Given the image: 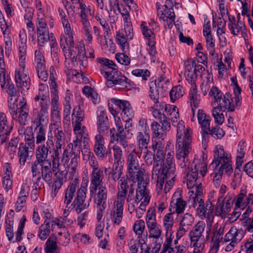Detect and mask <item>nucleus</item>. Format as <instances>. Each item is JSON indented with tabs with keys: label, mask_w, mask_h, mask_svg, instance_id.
Instances as JSON below:
<instances>
[{
	"label": "nucleus",
	"mask_w": 253,
	"mask_h": 253,
	"mask_svg": "<svg viewBox=\"0 0 253 253\" xmlns=\"http://www.w3.org/2000/svg\"><path fill=\"white\" fill-rule=\"evenodd\" d=\"M165 242L163 245V252L168 251V253H184L187 251V247L184 245L172 246V241L169 245L166 247Z\"/></svg>",
	"instance_id": "60"
},
{
	"label": "nucleus",
	"mask_w": 253,
	"mask_h": 253,
	"mask_svg": "<svg viewBox=\"0 0 253 253\" xmlns=\"http://www.w3.org/2000/svg\"><path fill=\"white\" fill-rule=\"evenodd\" d=\"M88 181L87 179H83L80 188L77 191V196L74 200L72 205L77 213H80L83 210L86 209L89 204L84 203L86 197L87 187Z\"/></svg>",
	"instance_id": "14"
},
{
	"label": "nucleus",
	"mask_w": 253,
	"mask_h": 253,
	"mask_svg": "<svg viewBox=\"0 0 253 253\" xmlns=\"http://www.w3.org/2000/svg\"><path fill=\"white\" fill-rule=\"evenodd\" d=\"M48 25L50 28L54 26V21L51 16L44 14L37 16L36 21L37 31H49Z\"/></svg>",
	"instance_id": "28"
},
{
	"label": "nucleus",
	"mask_w": 253,
	"mask_h": 253,
	"mask_svg": "<svg viewBox=\"0 0 253 253\" xmlns=\"http://www.w3.org/2000/svg\"><path fill=\"white\" fill-rule=\"evenodd\" d=\"M111 101L115 107L122 110V117L126 122L131 120L134 116V112L129 102L116 98H112Z\"/></svg>",
	"instance_id": "18"
},
{
	"label": "nucleus",
	"mask_w": 253,
	"mask_h": 253,
	"mask_svg": "<svg viewBox=\"0 0 253 253\" xmlns=\"http://www.w3.org/2000/svg\"><path fill=\"white\" fill-rule=\"evenodd\" d=\"M174 152H169L167 155L166 163L163 166L162 170L160 171L158 175V178H152L154 182H156L157 191L160 193L163 189V185L166 181V183L164 188L165 193H166L172 188L174 183L175 171L173 158Z\"/></svg>",
	"instance_id": "3"
},
{
	"label": "nucleus",
	"mask_w": 253,
	"mask_h": 253,
	"mask_svg": "<svg viewBox=\"0 0 253 253\" xmlns=\"http://www.w3.org/2000/svg\"><path fill=\"white\" fill-rule=\"evenodd\" d=\"M112 147L113 156L115 160L114 167L116 165H119V163H122L124 161L123 153L121 148L118 146L117 143Z\"/></svg>",
	"instance_id": "58"
},
{
	"label": "nucleus",
	"mask_w": 253,
	"mask_h": 253,
	"mask_svg": "<svg viewBox=\"0 0 253 253\" xmlns=\"http://www.w3.org/2000/svg\"><path fill=\"white\" fill-rule=\"evenodd\" d=\"M61 149L62 147L54 145L53 148L50 150L49 153L50 154V159H49V161L50 162L51 166H52L53 171H56L60 165L59 160L61 153Z\"/></svg>",
	"instance_id": "34"
},
{
	"label": "nucleus",
	"mask_w": 253,
	"mask_h": 253,
	"mask_svg": "<svg viewBox=\"0 0 253 253\" xmlns=\"http://www.w3.org/2000/svg\"><path fill=\"white\" fill-rule=\"evenodd\" d=\"M37 42L39 46L42 47L51 38L49 31H37Z\"/></svg>",
	"instance_id": "59"
},
{
	"label": "nucleus",
	"mask_w": 253,
	"mask_h": 253,
	"mask_svg": "<svg viewBox=\"0 0 253 253\" xmlns=\"http://www.w3.org/2000/svg\"><path fill=\"white\" fill-rule=\"evenodd\" d=\"M184 123L183 121L181 120L177 123H176V126H175L177 127V143L178 144V141H183L184 139V137L186 133L187 132L188 129H189V132L190 134L191 139V129L189 127H187L186 129H185Z\"/></svg>",
	"instance_id": "51"
},
{
	"label": "nucleus",
	"mask_w": 253,
	"mask_h": 253,
	"mask_svg": "<svg viewBox=\"0 0 253 253\" xmlns=\"http://www.w3.org/2000/svg\"><path fill=\"white\" fill-rule=\"evenodd\" d=\"M103 136L98 134L94 137V145L93 150L95 155L99 158L103 159L107 156L106 147Z\"/></svg>",
	"instance_id": "31"
},
{
	"label": "nucleus",
	"mask_w": 253,
	"mask_h": 253,
	"mask_svg": "<svg viewBox=\"0 0 253 253\" xmlns=\"http://www.w3.org/2000/svg\"><path fill=\"white\" fill-rule=\"evenodd\" d=\"M3 50L0 47V85L3 88L5 84V63L3 59Z\"/></svg>",
	"instance_id": "54"
},
{
	"label": "nucleus",
	"mask_w": 253,
	"mask_h": 253,
	"mask_svg": "<svg viewBox=\"0 0 253 253\" xmlns=\"http://www.w3.org/2000/svg\"><path fill=\"white\" fill-rule=\"evenodd\" d=\"M73 131L76 135V139L73 141L71 144L72 149L75 148L77 152H80L81 151L82 144L85 147L88 140V134L87 129L85 126L82 124L72 125Z\"/></svg>",
	"instance_id": "11"
},
{
	"label": "nucleus",
	"mask_w": 253,
	"mask_h": 253,
	"mask_svg": "<svg viewBox=\"0 0 253 253\" xmlns=\"http://www.w3.org/2000/svg\"><path fill=\"white\" fill-rule=\"evenodd\" d=\"M158 16L161 21L165 22L164 26L171 29L175 23V13L173 8H165L164 10L158 9Z\"/></svg>",
	"instance_id": "23"
},
{
	"label": "nucleus",
	"mask_w": 253,
	"mask_h": 253,
	"mask_svg": "<svg viewBox=\"0 0 253 253\" xmlns=\"http://www.w3.org/2000/svg\"><path fill=\"white\" fill-rule=\"evenodd\" d=\"M50 232V223L44 221L39 228L38 236L42 241L47 239Z\"/></svg>",
	"instance_id": "57"
},
{
	"label": "nucleus",
	"mask_w": 253,
	"mask_h": 253,
	"mask_svg": "<svg viewBox=\"0 0 253 253\" xmlns=\"http://www.w3.org/2000/svg\"><path fill=\"white\" fill-rule=\"evenodd\" d=\"M84 118V111L81 109L80 106H76L73 110L72 114V124H82Z\"/></svg>",
	"instance_id": "50"
},
{
	"label": "nucleus",
	"mask_w": 253,
	"mask_h": 253,
	"mask_svg": "<svg viewBox=\"0 0 253 253\" xmlns=\"http://www.w3.org/2000/svg\"><path fill=\"white\" fill-rule=\"evenodd\" d=\"M93 195L94 196V202L97 206L107 207L106 201L108 192L105 185L99 187Z\"/></svg>",
	"instance_id": "32"
},
{
	"label": "nucleus",
	"mask_w": 253,
	"mask_h": 253,
	"mask_svg": "<svg viewBox=\"0 0 253 253\" xmlns=\"http://www.w3.org/2000/svg\"><path fill=\"white\" fill-rule=\"evenodd\" d=\"M136 182H138V188L136 191L135 202L138 204L140 202L145 201L146 198L147 199L148 201H150V196L146 188L147 183L144 180V177L140 178Z\"/></svg>",
	"instance_id": "25"
},
{
	"label": "nucleus",
	"mask_w": 253,
	"mask_h": 253,
	"mask_svg": "<svg viewBox=\"0 0 253 253\" xmlns=\"http://www.w3.org/2000/svg\"><path fill=\"white\" fill-rule=\"evenodd\" d=\"M193 61L187 60L184 63V76L187 82L192 85H195L197 74L194 69Z\"/></svg>",
	"instance_id": "30"
},
{
	"label": "nucleus",
	"mask_w": 253,
	"mask_h": 253,
	"mask_svg": "<svg viewBox=\"0 0 253 253\" xmlns=\"http://www.w3.org/2000/svg\"><path fill=\"white\" fill-rule=\"evenodd\" d=\"M214 208V203L206 202V206L204 205L203 210L199 216L202 218L207 219V227L210 230L214 220L213 211Z\"/></svg>",
	"instance_id": "29"
},
{
	"label": "nucleus",
	"mask_w": 253,
	"mask_h": 253,
	"mask_svg": "<svg viewBox=\"0 0 253 253\" xmlns=\"http://www.w3.org/2000/svg\"><path fill=\"white\" fill-rule=\"evenodd\" d=\"M49 131L48 134L49 135L53 134L55 141L56 146L62 147L65 145V141L66 135L64 131H63L62 125L56 126H49Z\"/></svg>",
	"instance_id": "24"
},
{
	"label": "nucleus",
	"mask_w": 253,
	"mask_h": 253,
	"mask_svg": "<svg viewBox=\"0 0 253 253\" xmlns=\"http://www.w3.org/2000/svg\"><path fill=\"white\" fill-rule=\"evenodd\" d=\"M33 150L30 149V147L27 146V144H23V143L20 144L18 156L20 166H24L29 157H30L29 154L32 152Z\"/></svg>",
	"instance_id": "42"
},
{
	"label": "nucleus",
	"mask_w": 253,
	"mask_h": 253,
	"mask_svg": "<svg viewBox=\"0 0 253 253\" xmlns=\"http://www.w3.org/2000/svg\"><path fill=\"white\" fill-rule=\"evenodd\" d=\"M205 223L203 221H199L194 225L193 229L189 232V238H205L203 234L205 230Z\"/></svg>",
	"instance_id": "44"
},
{
	"label": "nucleus",
	"mask_w": 253,
	"mask_h": 253,
	"mask_svg": "<svg viewBox=\"0 0 253 253\" xmlns=\"http://www.w3.org/2000/svg\"><path fill=\"white\" fill-rule=\"evenodd\" d=\"M163 84L161 80L158 79L157 84L156 83H151L150 84V91L149 96L151 100H152L154 104H160L159 102V93L158 87H162Z\"/></svg>",
	"instance_id": "48"
},
{
	"label": "nucleus",
	"mask_w": 253,
	"mask_h": 253,
	"mask_svg": "<svg viewBox=\"0 0 253 253\" xmlns=\"http://www.w3.org/2000/svg\"><path fill=\"white\" fill-rule=\"evenodd\" d=\"M186 207V202L180 197L178 192H175L172 197L169 208H171L172 212L175 214L183 213Z\"/></svg>",
	"instance_id": "27"
},
{
	"label": "nucleus",
	"mask_w": 253,
	"mask_h": 253,
	"mask_svg": "<svg viewBox=\"0 0 253 253\" xmlns=\"http://www.w3.org/2000/svg\"><path fill=\"white\" fill-rule=\"evenodd\" d=\"M207 164L203 160H194L191 165L190 170L186 172V183L189 189H193L195 186L201 183L200 177L198 176V172L200 171L202 177H204L207 172Z\"/></svg>",
	"instance_id": "8"
},
{
	"label": "nucleus",
	"mask_w": 253,
	"mask_h": 253,
	"mask_svg": "<svg viewBox=\"0 0 253 253\" xmlns=\"http://www.w3.org/2000/svg\"><path fill=\"white\" fill-rule=\"evenodd\" d=\"M116 41L124 52L127 53L129 51V44L124 34L120 31L116 34Z\"/></svg>",
	"instance_id": "63"
},
{
	"label": "nucleus",
	"mask_w": 253,
	"mask_h": 253,
	"mask_svg": "<svg viewBox=\"0 0 253 253\" xmlns=\"http://www.w3.org/2000/svg\"><path fill=\"white\" fill-rule=\"evenodd\" d=\"M197 119L202 131H209L211 121V117L206 114L203 110L199 109L197 112Z\"/></svg>",
	"instance_id": "36"
},
{
	"label": "nucleus",
	"mask_w": 253,
	"mask_h": 253,
	"mask_svg": "<svg viewBox=\"0 0 253 253\" xmlns=\"http://www.w3.org/2000/svg\"><path fill=\"white\" fill-rule=\"evenodd\" d=\"M151 129L154 134V140L162 141L166 136L165 130L157 122H153L151 125Z\"/></svg>",
	"instance_id": "41"
},
{
	"label": "nucleus",
	"mask_w": 253,
	"mask_h": 253,
	"mask_svg": "<svg viewBox=\"0 0 253 253\" xmlns=\"http://www.w3.org/2000/svg\"><path fill=\"white\" fill-rule=\"evenodd\" d=\"M27 34L25 30L22 29L19 34V60L20 67L15 72V80L18 87L28 90L30 88L31 80L28 72L25 69V60L27 50Z\"/></svg>",
	"instance_id": "2"
},
{
	"label": "nucleus",
	"mask_w": 253,
	"mask_h": 253,
	"mask_svg": "<svg viewBox=\"0 0 253 253\" xmlns=\"http://www.w3.org/2000/svg\"><path fill=\"white\" fill-rule=\"evenodd\" d=\"M96 60L98 63H100L102 65H104L106 67L112 70L111 71H105L103 69V66H100V72L101 73V74L104 76V78L105 73H108V75H109V74L112 75L114 73H116V72H118V69L117 66L114 63V62L113 61L109 59L103 57L97 58L96 59Z\"/></svg>",
	"instance_id": "33"
},
{
	"label": "nucleus",
	"mask_w": 253,
	"mask_h": 253,
	"mask_svg": "<svg viewBox=\"0 0 253 253\" xmlns=\"http://www.w3.org/2000/svg\"><path fill=\"white\" fill-rule=\"evenodd\" d=\"M79 179L78 178H75L71 179L69 184L64 191V202L67 206L70 204L73 199V198L77 196V191L80 188Z\"/></svg>",
	"instance_id": "22"
},
{
	"label": "nucleus",
	"mask_w": 253,
	"mask_h": 253,
	"mask_svg": "<svg viewBox=\"0 0 253 253\" xmlns=\"http://www.w3.org/2000/svg\"><path fill=\"white\" fill-rule=\"evenodd\" d=\"M140 157V156L135 148L127 157L128 176L133 182H136L140 178L144 177L143 169L140 168L138 161Z\"/></svg>",
	"instance_id": "7"
},
{
	"label": "nucleus",
	"mask_w": 253,
	"mask_h": 253,
	"mask_svg": "<svg viewBox=\"0 0 253 253\" xmlns=\"http://www.w3.org/2000/svg\"><path fill=\"white\" fill-rule=\"evenodd\" d=\"M105 78L107 79L106 85L108 87L115 86L119 90L128 89L130 83L128 79L118 71L116 73L109 74L105 73Z\"/></svg>",
	"instance_id": "12"
},
{
	"label": "nucleus",
	"mask_w": 253,
	"mask_h": 253,
	"mask_svg": "<svg viewBox=\"0 0 253 253\" xmlns=\"http://www.w3.org/2000/svg\"><path fill=\"white\" fill-rule=\"evenodd\" d=\"M212 110V115L215 122L219 125H221L224 121L223 112L227 110L228 112H233L235 108H239L240 105H237L236 102L222 103H217L213 105Z\"/></svg>",
	"instance_id": "13"
},
{
	"label": "nucleus",
	"mask_w": 253,
	"mask_h": 253,
	"mask_svg": "<svg viewBox=\"0 0 253 253\" xmlns=\"http://www.w3.org/2000/svg\"><path fill=\"white\" fill-rule=\"evenodd\" d=\"M160 108L161 107H164L165 111L169 113V115L171 117L172 125L173 126H176V123L178 121V119L179 117L178 109L176 106L168 105L165 103H163L160 106Z\"/></svg>",
	"instance_id": "45"
},
{
	"label": "nucleus",
	"mask_w": 253,
	"mask_h": 253,
	"mask_svg": "<svg viewBox=\"0 0 253 253\" xmlns=\"http://www.w3.org/2000/svg\"><path fill=\"white\" fill-rule=\"evenodd\" d=\"M148 232V237L154 239H158L162 235V229L161 225L158 222L146 225Z\"/></svg>",
	"instance_id": "43"
},
{
	"label": "nucleus",
	"mask_w": 253,
	"mask_h": 253,
	"mask_svg": "<svg viewBox=\"0 0 253 253\" xmlns=\"http://www.w3.org/2000/svg\"><path fill=\"white\" fill-rule=\"evenodd\" d=\"M95 18L102 26L104 31L103 37L104 39H106V37H109V34H110V29L108 23L106 19L102 15H99V14H96Z\"/></svg>",
	"instance_id": "62"
},
{
	"label": "nucleus",
	"mask_w": 253,
	"mask_h": 253,
	"mask_svg": "<svg viewBox=\"0 0 253 253\" xmlns=\"http://www.w3.org/2000/svg\"><path fill=\"white\" fill-rule=\"evenodd\" d=\"M164 145L162 141L154 140L152 142V147L154 151L155 164L152 171V178H158V175L163 168L161 165L162 163L163 164L166 163L167 154L165 153Z\"/></svg>",
	"instance_id": "9"
},
{
	"label": "nucleus",
	"mask_w": 253,
	"mask_h": 253,
	"mask_svg": "<svg viewBox=\"0 0 253 253\" xmlns=\"http://www.w3.org/2000/svg\"><path fill=\"white\" fill-rule=\"evenodd\" d=\"M189 99L191 108H198L201 101L200 96L198 93L196 85H193L190 89L189 93Z\"/></svg>",
	"instance_id": "46"
},
{
	"label": "nucleus",
	"mask_w": 253,
	"mask_h": 253,
	"mask_svg": "<svg viewBox=\"0 0 253 253\" xmlns=\"http://www.w3.org/2000/svg\"><path fill=\"white\" fill-rule=\"evenodd\" d=\"M150 132H138L136 134V144L138 149L142 153L143 150H146L150 141Z\"/></svg>",
	"instance_id": "35"
},
{
	"label": "nucleus",
	"mask_w": 253,
	"mask_h": 253,
	"mask_svg": "<svg viewBox=\"0 0 253 253\" xmlns=\"http://www.w3.org/2000/svg\"><path fill=\"white\" fill-rule=\"evenodd\" d=\"M116 167L115 169H114V167L113 166V168L112 170L109 172V175L112 178L113 180V182L109 181V184L108 185V187L112 190H115V185L116 182L117 180H118L120 178L122 174V172L120 168L118 169L117 165L115 166Z\"/></svg>",
	"instance_id": "52"
},
{
	"label": "nucleus",
	"mask_w": 253,
	"mask_h": 253,
	"mask_svg": "<svg viewBox=\"0 0 253 253\" xmlns=\"http://www.w3.org/2000/svg\"><path fill=\"white\" fill-rule=\"evenodd\" d=\"M231 159V155L224 150L223 146L218 145L216 146L212 162L210 165V168L214 169L220 166L218 169L213 173V183L215 187H217L220 185L224 172L228 176L232 173Z\"/></svg>",
	"instance_id": "1"
},
{
	"label": "nucleus",
	"mask_w": 253,
	"mask_h": 253,
	"mask_svg": "<svg viewBox=\"0 0 253 253\" xmlns=\"http://www.w3.org/2000/svg\"><path fill=\"white\" fill-rule=\"evenodd\" d=\"M40 175L42 179L46 182H49L52 179V166L50 163H42L39 165Z\"/></svg>",
	"instance_id": "38"
},
{
	"label": "nucleus",
	"mask_w": 253,
	"mask_h": 253,
	"mask_svg": "<svg viewBox=\"0 0 253 253\" xmlns=\"http://www.w3.org/2000/svg\"><path fill=\"white\" fill-rule=\"evenodd\" d=\"M170 212L166 213L163 219V225L166 230L165 246L169 247L171 241H172L173 227L174 223V212H172L171 208H169Z\"/></svg>",
	"instance_id": "17"
},
{
	"label": "nucleus",
	"mask_w": 253,
	"mask_h": 253,
	"mask_svg": "<svg viewBox=\"0 0 253 253\" xmlns=\"http://www.w3.org/2000/svg\"><path fill=\"white\" fill-rule=\"evenodd\" d=\"M48 109L45 105L42 104V108L39 110L37 108H34L32 112V123L36 126L35 127L44 126L43 123L47 122Z\"/></svg>",
	"instance_id": "20"
},
{
	"label": "nucleus",
	"mask_w": 253,
	"mask_h": 253,
	"mask_svg": "<svg viewBox=\"0 0 253 253\" xmlns=\"http://www.w3.org/2000/svg\"><path fill=\"white\" fill-rule=\"evenodd\" d=\"M34 61L39 78L43 81H46L48 75L46 70L45 58L40 49L35 50Z\"/></svg>",
	"instance_id": "21"
},
{
	"label": "nucleus",
	"mask_w": 253,
	"mask_h": 253,
	"mask_svg": "<svg viewBox=\"0 0 253 253\" xmlns=\"http://www.w3.org/2000/svg\"><path fill=\"white\" fill-rule=\"evenodd\" d=\"M66 174L67 172H65L62 171L56 176L52 186V192L51 193L52 197L54 198L56 196L59 190L61 188L64 182L66 181Z\"/></svg>",
	"instance_id": "37"
},
{
	"label": "nucleus",
	"mask_w": 253,
	"mask_h": 253,
	"mask_svg": "<svg viewBox=\"0 0 253 253\" xmlns=\"http://www.w3.org/2000/svg\"><path fill=\"white\" fill-rule=\"evenodd\" d=\"M59 15L60 17L61 22L64 28L65 35H62L60 37V45L63 51L64 52L66 58H70L72 55L71 49H66V45H69L71 47L74 46V34L71 29V25L68 21L66 15L63 9H58Z\"/></svg>",
	"instance_id": "5"
},
{
	"label": "nucleus",
	"mask_w": 253,
	"mask_h": 253,
	"mask_svg": "<svg viewBox=\"0 0 253 253\" xmlns=\"http://www.w3.org/2000/svg\"><path fill=\"white\" fill-rule=\"evenodd\" d=\"M36 133V143L37 145L43 144L46 140V129L45 126H41L40 127H35Z\"/></svg>",
	"instance_id": "56"
},
{
	"label": "nucleus",
	"mask_w": 253,
	"mask_h": 253,
	"mask_svg": "<svg viewBox=\"0 0 253 253\" xmlns=\"http://www.w3.org/2000/svg\"><path fill=\"white\" fill-rule=\"evenodd\" d=\"M38 209L43 218L44 219V221L50 223V220L53 219L52 210L50 207L46 204L42 203L39 205Z\"/></svg>",
	"instance_id": "47"
},
{
	"label": "nucleus",
	"mask_w": 253,
	"mask_h": 253,
	"mask_svg": "<svg viewBox=\"0 0 253 253\" xmlns=\"http://www.w3.org/2000/svg\"><path fill=\"white\" fill-rule=\"evenodd\" d=\"M184 94V90L183 87L180 85H178L173 87L170 91L169 96L170 100L172 102L182 97Z\"/></svg>",
	"instance_id": "61"
},
{
	"label": "nucleus",
	"mask_w": 253,
	"mask_h": 253,
	"mask_svg": "<svg viewBox=\"0 0 253 253\" xmlns=\"http://www.w3.org/2000/svg\"><path fill=\"white\" fill-rule=\"evenodd\" d=\"M54 146L53 136L52 134H47L45 143L38 145L35 152L36 160L31 165L32 169L35 172V174L38 172V167L40 164L50 163L48 159V156L50 150L53 148Z\"/></svg>",
	"instance_id": "6"
},
{
	"label": "nucleus",
	"mask_w": 253,
	"mask_h": 253,
	"mask_svg": "<svg viewBox=\"0 0 253 253\" xmlns=\"http://www.w3.org/2000/svg\"><path fill=\"white\" fill-rule=\"evenodd\" d=\"M44 251L46 253H58L59 249L56 242V238L50 237L44 245Z\"/></svg>",
	"instance_id": "53"
},
{
	"label": "nucleus",
	"mask_w": 253,
	"mask_h": 253,
	"mask_svg": "<svg viewBox=\"0 0 253 253\" xmlns=\"http://www.w3.org/2000/svg\"><path fill=\"white\" fill-rule=\"evenodd\" d=\"M176 159L177 164L184 173L187 172L191 169L188 155L191 150V136L188 129L183 141H178L176 144Z\"/></svg>",
	"instance_id": "4"
},
{
	"label": "nucleus",
	"mask_w": 253,
	"mask_h": 253,
	"mask_svg": "<svg viewBox=\"0 0 253 253\" xmlns=\"http://www.w3.org/2000/svg\"><path fill=\"white\" fill-rule=\"evenodd\" d=\"M115 122L117 127V132L115 128H112L110 130L111 143H118L124 148H126L128 146L127 138L126 132L124 130L123 125L119 117H115Z\"/></svg>",
	"instance_id": "10"
},
{
	"label": "nucleus",
	"mask_w": 253,
	"mask_h": 253,
	"mask_svg": "<svg viewBox=\"0 0 253 253\" xmlns=\"http://www.w3.org/2000/svg\"><path fill=\"white\" fill-rule=\"evenodd\" d=\"M96 114L97 130L99 132H104L109 128L106 111L102 106H99L97 108Z\"/></svg>",
	"instance_id": "26"
},
{
	"label": "nucleus",
	"mask_w": 253,
	"mask_h": 253,
	"mask_svg": "<svg viewBox=\"0 0 253 253\" xmlns=\"http://www.w3.org/2000/svg\"><path fill=\"white\" fill-rule=\"evenodd\" d=\"M66 49H71L72 50V55L70 58H66L65 55L64 56L65 57V59L66 60H71L72 62L75 60V61L77 60V57H76L75 55L76 53V50H78V54L81 56H85V47L84 44L83 43H79L77 44V45L75 47L74 45L73 47L70 46L69 45H66ZM63 52H64L63 51ZM65 54V53H64Z\"/></svg>",
	"instance_id": "40"
},
{
	"label": "nucleus",
	"mask_w": 253,
	"mask_h": 253,
	"mask_svg": "<svg viewBox=\"0 0 253 253\" xmlns=\"http://www.w3.org/2000/svg\"><path fill=\"white\" fill-rule=\"evenodd\" d=\"M244 234L243 230L237 229L235 226H232L225 234L223 239L224 243L230 242V243L226 246L225 250L226 251H231L235 245L242 239Z\"/></svg>",
	"instance_id": "16"
},
{
	"label": "nucleus",
	"mask_w": 253,
	"mask_h": 253,
	"mask_svg": "<svg viewBox=\"0 0 253 253\" xmlns=\"http://www.w3.org/2000/svg\"><path fill=\"white\" fill-rule=\"evenodd\" d=\"M29 110H18L17 118L15 120L20 125H26L30 118Z\"/></svg>",
	"instance_id": "64"
},
{
	"label": "nucleus",
	"mask_w": 253,
	"mask_h": 253,
	"mask_svg": "<svg viewBox=\"0 0 253 253\" xmlns=\"http://www.w3.org/2000/svg\"><path fill=\"white\" fill-rule=\"evenodd\" d=\"M8 108L11 119L15 120L17 118L18 114V98L13 99L8 98Z\"/></svg>",
	"instance_id": "55"
},
{
	"label": "nucleus",
	"mask_w": 253,
	"mask_h": 253,
	"mask_svg": "<svg viewBox=\"0 0 253 253\" xmlns=\"http://www.w3.org/2000/svg\"><path fill=\"white\" fill-rule=\"evenodd\" d=\"M84 160H86L91 168V171L96 169H104V167H100L99 163L94 154L88 150H85L84 154L82 151Z\"/></svg>",
	"instance_id": "39"
},
{
	"label": "nucleus",
	"mask_w": 253,
	"mask_h": 253,
	"mask_svg": "<svg viewBox=\"0 0 253 253\" xmlns=\"http://www.w3.org/2000/svg\"><path fill=\"white\" fill-rule=\"evenodd\" d=\"M80 10L79 16L80 17V22L82 25L89 24L90 22L88 20L89 15L92 16L94 13V11L92 10L90 6L86 7V5L79 9Z\"/></svg>",
	"instance_id": "49"
},
{
	"label": "nucleus",
	"mask_w": 253,
	"mask_h": 253,
	"mask_svg": "<svg viewBox=\"0 0 253 253\" xmlns=\"http://www.w3.org/2000/svg\"><path fill=\"white\" fill-rule=\"evenodd\" d=\"M107 171V169L106 168L91 171L90 174L89 191L91 196H93V193L96 192L99 187L104 185H103V181Z\"/></svg>",
	"instance_id": "15"
},
{
	"label": "nucleus",
	"mask_w": 253,
	"mask_h": 253,
	"mask_svg": "<svg viewBox=\"0 0 253 253\" xmlns=\"http://www.w3.org/2000/svg\"><path fill=\"white\" fill-rule=\"evenodd\" d=\"M209 95L212 98L211 103L212 106L217 103L235 102L233 97L230 93L224 94L217 87L212 86L209 91Z\"/></svg>",
	"instance_id": "19"
}]
</instances>
